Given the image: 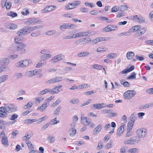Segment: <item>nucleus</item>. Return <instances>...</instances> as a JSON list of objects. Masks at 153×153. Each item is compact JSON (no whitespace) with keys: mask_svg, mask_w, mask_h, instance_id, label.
I'll use <instances>...</instances> for the list:
<instances>
[{"mask_svg":"<svg viewBox=\"0 0 153 153\" xmlns=\"http://www.w3.org/2000/svg\"><path fill=\"white\" fill-rule=\"evenodd\" d=\"M75 43L77 45L80 44L81 45L85 44L83 39H81L79 40H78Z\"/></svg>","mask_w":153,"mask_h":153,"instance_id":"obj_50","label":"nucleus"},{"mask_svg":"<svg viewBox=\"0 0 153 153\" xmlns=\"http://www.w3.org/2000/svg\"><path fill=\"white\" fill-rule=\"evenodd\" d=\"M51 54L47 53L42 56H41V58L42 60H45L51 58Z\"/></svg>","mask_w":153,"mask_h":153,"instance_id":"obj_23","label":"nucleus"},{"mask_svg":"<svg viewBox=\"0 0 153 153\" xmlns=\"http://www.w3.org/2000/svg\"><path fill=\"white\" fill-rule=\"evenodd\" d=\"M61 107L59 106L56 109H55L53 112V115H54L55 116H57L59 115V112H60L61 109Z\"/></svg>","mask_w":153,"mask_h":153,"instance_id":"obj_31","label":"nucleus"},{"mask_svg":"<svg viewBox=\"0 0 153 153\" xmlns=\"http://www.w3.org/2000/svg\"><path fill=\"white\" fill-rule=\"evenodd\" d=\"M121 83L126 87H128L130 86L129 83L124 80H122L120 81Z\"/></svg>","mask_w":153,"mask_h":153,"instance_id":"obj_36","label":"nucleus"},{"mask_svg":"<svg viewBox=\"0 0 153 153\" xmlns=\"http://www.w3.org/2000/svg\"><path fill=\"white\" fill-rule=\"evenodd\" d=\"M0 62L1 65H2L6 66L8 65L10 63L9 60L7 58H3L1 60Z\"/></svg>","mask_w":153,"mask_h":153,"instance_id":"obj_14","label":"nucleus"},{"mask_svg":"<svg viewBox=\"0 0 153 153\" xmlns=\"http://www.w3.org/2000/svg\"><path fill=\"white\" fill-rule=\"evenodd\" d=\"M117 54L116 53H111L108 54L107 56V57L110 59H114L117 56Z\"/></svg>","mask_w":153,"mask_h":153,"instance_id":"obj_40","label":"nucleus"},{"mask_svg":"<svg viewBox=\"0 0 153 153\" xmlns=\"http://www.w3.org/2000/svg\"><path fill=\"white\" fill-rule=\"evenodd\" d=\"M55 82H58L61 81L62 79L61 77H56L54 78Z\"/></svg>","mask_w":153,"mask_h":153,"instance_id":"obj_60","label":"nucleus"},{"mask_svg":"<svg viewBox=\"0 0 153 153\" xmlns=\"http://www.w3.org/2000/svg\"><path fill=\"white\" fill-rule=\"evenodd\" d=\"M36 74H35L34 71H28L25 74V76L28 77H30L34 76Z\"/></svg>","mask_w":153,"mask_h":153,"instance_id":"obj_25","label":"nucleus"},{"mask_svg":"<svg viewBox=\"0 0 153 153\" xmlns=\"http://www.w3.org/2000/svg\"><path fill=\"white\" fill-rule=\"evenodd\" d=\"M37 121L36 119H29L25 120V122L27 123H31L35 122Z\"/></svg>","mask_w":153,"mask_h":153,"instance_id":"obj_48","label":"nucleus"},{"mask_svg":"<svg viewBox=\"0 0 153 153\" xmlns=\"http://www.w3.org/2000/svg\"><path fill=\"white\" fill-rule=\"evenodd\" d=\"M32 135L33 134L32 133H26L25 135L23 137L22 140L25 141L28 140L31 138Z\"/></svg>","mask_w":153,"mask_h":153,"instance_id":"obj_18","label":"nucleus"},{"mask_svg":"<svg viewBox=\"0 0 153 153\" xmlns=\"http://www.w3.org/2000/svg\"><path fill=\"white\" fill-rule=\"evenodd\" d=\"M75 27V25L71 23H64L60 26V29L61 31H64L66 29H74Z\"/></svg>","mask_w":153,"mask_h":153,"instance_id":"obj_5","label":"nucleus"},{"mask_svg":"<svg viewBox=\"0 0 153 153\" xmlns=\"http://www.w3.org/2000/svg\"><path fill=\"white\" fill-rule=\"evenodd\" d=\"M18 117V115L16 114H13L10 117V119L11 120H14L12 122V123H11V124H12L13 123H14L16 121H15V120Z\"/></svg>","mask_w":153,"mask_h":153,"instance_id":"obj_38","label":"nucleus"},{"mask_svg":"<svg viewBox=\"0 0 153 153\" xmlns=\"http://www.w3.org/2000/svg\"><path fill=\"white\" fill-rule=\"evenodd\" d=\"M119 10V7L117 6H114L111 10V12H115L118 11Z\"/></svg>","mask_w":153,"mask_h":153,"instance_id":"obj_47","label":"nucleus"},{"mask_svg":"<svg viewBox=\"0 0 153 153\" xmlns=\"http://www.w3.org/2000/svg\"><path fill=\"white\" fill-rule=\"evenodd\" d=\"M6 27L8 29L14 30L17 27V26L14 24L7 23L6 25Z\"/></svg>","mask_w":153,"mask_h":153,"instance_id":"obj_10","label":"nucleus"},{"mask_svg":"<svg viewBox=\"0 0 153 153\" xmlns=\"http://www.w3.org/2000/svg\"><path fill=\"white\" fill-rule=\"evenodd\" d=\"M136 94V92L134 90H128L124 94V97L128 100L131 98Z\"/></svg>","mask_w":153,"mask_h":153,"instance_id":"obj_4","label":"nucleus"},{"mask_svg":"<svg viewBox=\"0 0 153 153\" xmlns=\"http://www.w3.org/2000/svg\"><path fill=\"white\" fill-rule=\"evenodd\" d=\"M79 101L78 99H72L71 100L70 102L72 104H78L79 102Z\"/></svg>","mask_w":153,"mask_h":153,"instance_id":"obj_54","label":"nucleus"},{"mask_svg":"<svg viewBox=\"0 0 153 153\" xmlns=\"http://www.w3.org/2000/svg\"><path fill=\"white\" fill-rule=\"evenodd\" d=\"M130 118L131 121H132V122L134 123V122L137 118L136 113L135 112L133 113L130 116Z\"/></svg>","mask_w":153,"mask_h":153,"instance_id":"obj_21","label":"nucleus"},{"mask_svg":"<svg viewBox=\"0 0 153 153\" xmlns=\"http://www.w3.org/2000/svg\"><path fill=\"white\" fill-rule=\"evenodd\" d=\"M62 87V85H59L52 89H50V94H54L59 93L60 91H62V89L61 88Z\"/></svg>","mask_w":153,"mask_h":153,"instance_id":"obj_8","label":"nucleus"},{"mask_svg":"<svg viewBox=\"0 0 153 153\" xmlns=\"http://www.w3.org/2000/svg\"><path fill=\"white\" fill-rule=\"evenodd\" d=\"M7 15L10 16L14 18L17 16V14L16 13L12 11L9 12L7 13Z\"/></svg>","mask_w":153,"mask_h":153,"instance_id":"obj_34","label":"nucleus"},{"mask_svg":"<svg viewBox=\"0 0 153 153\" xmlns=\"http://www.w3.org/2000/svg\"><path fill=\"white\" fill-rule=\"evenodd\" d=\"M108 50V48L105 47H100L97 48V50L98 52H100L101 51H107Z\"/></svg>","mask_w":153,"mask_h":153,"instance_id":"obj_39","label":"nucleus"},{"mask_svg":"<svg viewBox=\"0 0 153 153\" xmlns=\"http://www.w3.org/2000/svg\"><path fill=\"white\" fill-rule=\"evenodd\" d=\"M70 135L72 137L74 136L76 134V130L75 128H72L69 130Z\"/></svg>","mask_w":153,"mask_h":153,"instance_id":"obj_26","label":"nucleus"},{"mask_svg":"<svg viewBox=\"0 0 153 153\" xmlns=\"http://www.w3.org/2000/svg\"><path fill=\"white\" fill-rule=\"evenodd\" d=\"M134 53L131 51H128L126 54V56L128 59H131L134 56Z\"/></svg>","mask_w":153,"mask_h":153,"instance_id":"obj_22","label":"nucleus"},{"mask_svg":"<svg viewBox=\"0 0 153 153\" xmlns=\"http://www.w3.org/2000/svg\"><path fill=\"white\" fill-rule=\"evenodd\" d=\"M140 28V26L136 25L132 27L131 29L129 30V31L130 32H134L137 31L139 30Z\"/></svg>","mask_w":153,"mask_h":153,"instance_id":"obj_28","label":"nucleus"},{"mask_svg":"<svg viewBox=\"0 0 153 153\" xmlns=\"http://www.w3.org/2000/svg\"><path fill=\"white\" fill-rule=\"evenodd\" d=\"M146 30V28H142L140 29H139L135 33L136 36H139L142 35L145 33Z\"/></svg>","mask_w":153,"mask_h":153,"instance_id":"obj_11","label":"nucleus"},{"mask_svg":"<svg viewBox=\"0 0 153 153\" xmlns=\"http://www.w3.org/2000/svg\"><path fill=\"white\" fill-rule=\"evenodd\" d=\"M49 92L50 93V88L46 89L43 90L42 91L40 92L39 94V95L40 96L48 92Z\"/></svg>","mask_w":153,"mask_h":153,"instance_id":"obj_33","label":"nucleus"},{"mask_svg":"<svg viewBox=\"0 0 153 153\" xmlns=\"http://www.w3.org/2000/svg\"><path fill=\"white\" fill-rule=\"evenodd\" d=\"M99 19L100 20L105 21L108 23L111 22L112 21V20L109 19L108 18L106 17H100Z\"/></svg>","mask_w":153,"mask_h":153,"instance_id":"obj_24","label":"nucleus"},{"mask_svg":"<svg viewBox=\"0 0 153 153\" xmlns=\"http://www.w3.org/2000/svg\"><path fill=\"white\" fill-rule=\"evenodd\" d=\"M48 105V104L47 103L45 102L41 106H39L37 110H40L42 111H44Z\"/></svg>","mask_w":153,"mask_h":153,"instance_id":"obj_16","label":"nucleus"},{"mask_svg":"<svg viewBox=\"0 0 153 153\" xmlns=\"http://www.w3.org/2000/svg\"><path fill=\"white\" fill-rule=\"evenodd\" d=\"M137 132L138 137L140 138H144L147 134V131L144 128L138 129Z\"/></svg>","mask_w":153,"mask_h":153,"instance_id":"obj_6","label":"nucleus"},{"mask_svg":"<svg viewBox=\"0 0 153 153\" xmlns=\"http://www.w3.org/2000/svg\"><path fill=\"white\" fill-rule=\"evenodd\" d=\"M32 21L33 22L34 24L36 23H37L39 24H41L42 22V21L39 20H38L37 18H33L32 19Z\"/></svg>","mask_w":153,"mask_h":153,"instance_id":"obj_53","label":"nucleus"},{"mask_svg":"<svg viewBox=\"0 0 153 153\" xmlns=\"http://www.w3.org/2000/svg\"><path fill=\"white\" fill-rule=\"evenodd\" d=\"M8 75H4L1 76L0 77V81L3 82L5 81L8 78Z\"/></svg>","mask_w":153,"mask_h":153,"instance_id":"obj_27","label":"nucleus"},{"mask_svg":"<svg viewBox=\"0 0 153 153\" xmlns=\"http://www.w3.org/2000/svg\"><path fill=\"white\" fill-rule=\"evenodd\" d=\"M103 144L102 141L100 140L99 142L97 148V149L100 150L103 147L104 145Z\"/></svg>","mask_w":153,"mask_h":153,"instance_id":"obj_41","label":"nucleus"},{"mask_svg":"<svg viewBox=\"0 0 153 153\" xmlns=\"http://www.w3.org/2000/svg\"><path fill=\"white\" fill-rule=\"evenodd\" d=\"M43 25H40L37 26H34L33 27H29L28 26H27V30H30L31 31H33L34 30H36L37 29H39L42 27H43Z\"/></svg>","mask_w":153,"mask_h":153,"instance_id":"obj_20","label":"nucleus"},{"mask_svg":"<svg viewBox=\"0 0 153 153\" xmlns=\"http://www.w3.org/2000/svg\"><path fill=\"white\" fill-rule=\"evenodd\" d=\"M146 92L148 94H153V88L148 89L146 90Z\"/></svg>","mask_w":153,"mask_h":153,"instance_id":"obj_64","label":"nucleus"},{"mask_svg":"<svg viewBox=\"0 0 153 153\" xmlns=\"http://www.w3.org/2000/svg\"><path fill=\"white\" fill-rule=\"evenodd\" d=\"M27 28V26L25 27L22 29L19 30L17 32V34L19 36L25 35L26 33L28 31Z\"/></svg>","mask_w":153,"mask_h":153,"instance_id":"obj_9","label":"nucleus"},{"mask_svg":"<svg viewBox=\"0 0 153 153\" xmlns=\"http://www.w3.org/2000/svg\"><path fill=\"white\" fill-rule=\"evenodd\" d=\"M26 143L28 146V147L30 149V150H32L33 149V147L30 141H26Z\"/></svg>","mask_w":153,"mask_h":153,"instance_id":"obj_42","label":"nucleus"},{"mask_svg":"<svg viewBox=\"0 0 153 153\" xmlns=\"http://www.w3.org/2000/svg\"><path fill=\"white\" fill-rule=\"evenodd\" d=\"M32 62L30 60H25L20 61L16 64V66L17 67L26 68Z\"/></svg>","mask_w":153,"mask_h":153,"instance_id":"obj_3","label":"nucleus"},{"mask_svg":"<svg viewBox=\"0 0 153 153\" xmlns=\"http://www.w3.org/2000/svg\"><path fill=\"white\" fill-rule=\"evenodd\" d=\"M19 132L18 130H13L11 133V134L13 137L15 138L16 135L18 134Z\"/></svg>","mask_w":153,"mask_h":153,"instance_id":"obj_55","label":"nucleus"},{"mask_svg":"<svg viewBox=\"0 0 153 153\" xmlns=\"http://www.w3.org/2000/svg\"><path fill=\"white\" fill-rule=\"evenodd\" d=\"M61 102V100H57L55 102H54L52 105V106L54 107L57 105Z\"/></svg>","mask_w":153,"mask_h":153,"instance_id":"obj_59","label":"nucleus"},{"mask_svg":"<svg viewBox=\"0 0 153 153\" xmlns=\"http://www.w3.org/2000/svg\"><path fill=\"white\" fill-rule=\"evenodd\" d=\"M8 69L9 68L8 66L5 65H2L0 67V73L3 71H7Z\"/></svg>","mask_w":153,"mask_h":153,"instance_id":"obj_35","label":"nucleus"},{"mask_svg":"<svg viewBox=\"0 0 153 153\" xmlns=\"http://www.w3.org/2000/svg\"><path fill=\"white\" fill-rule=\"evenodd\" d=\"M35 100L36 101V103L38 102V103H39L43 101V100H44V98L42 97H40L36 98Z\"/></svg>","mask_w":153,"mask_h":153,"instance_id":"obj_49","label":"nucleus"},{"mask_svg":"<svg viewBox=\"0 0 153 153\" xmlns=\"http://www.w3.org/2000/svg\"><path fill=\"white\" fill-rule=\"evenodd\" d=\"M134 123L132 122V121L131 120L128 123V129H129V131L131 130Z\"/></svg>","mask_w":153,"mask_h":153,"instance_id":"obj_46","label":"nucleus"},{"mask_svg":"<svg viewBox=\"0 0 153 153\" xmlns=\"http://www.w3.org/2000/svg\"><path fill=\"white\" fill-rule=\"evenodd\" d=\"M33 105L32 102H29L26 105L24 106V108L25 109H27L31 108Z\"/></svg>","mask_w":153,"mask_h":153,"instance_id":"obj_51","label":"nucleus"},{"mask_svg":"<svg viewBox=\"0 0 153 153\" xmlns=\"http://www.w3.org/2000/svg\"><path fill=\"white\" fill-rule=\"evenodd\" d=\"M112 26H111V25H107L105 28L103 29L102 30L103 31L108 32L112 30H115V29H113L111 28Z\"/></svg>","mask_w":153,"mask_h":153,"instance_id":"obj_19","label":"nucleus"},{"mask_svg":"<svg viewBox=\"0 0 153 153\" xmlns=\"http://www.w3.org/2000/svg\"><path fill=\"white\" fill-rule=\"evenodd\" d=\"M138 150L136 148H132L129 149V152L131 153H136V152H138L137 151Z\"/></svg>","mask_w":153,"mask_h":153,"instance_id":"obj_63","label":"nucleus"},{"mask_svg":"<svg viewBox=\"0 0 153 153\" xmlns=\"http://www.w3.org/2000/svg\"><path fill=\"white\" fill-rule=\"evenodd\" d=\"M136 74L134 72L132 73L131 75L130 76L127 78L128 79H133L136 78Z\"/></svg>","mask_w":153,"mask_h":153,"instance_id":"obj_45","label":"nucleus"},{"mask_svg":"<svg viewBox=\"0 0 153 153\" xmlns=\"http://www.w3.org/2000/svg\"><path fill=\"white\" fill-rule=\"evenodd\" d=\"M102 127V126L101 124H99L97 126L94 130L93 133L94 134H97L100 131Z\"/></svg>","mask_w":153,"mask_h":153,"instance_id":"obj_17","label":"nucleus"},{"mask_svg":"<svg viewBox=\"0 0 153 153\" xmlns=\"http://www.w3.org/2000/svg\"><path fill=\"white\" fill-rule=\"evenodd\" d=\"M56 31L55 30H53L52 31H49L47 32L46 34L48 35H51L55 33Z\"/></svg>","mask_w":153,"mask_h":153,"instance_id":"obj_58","label":"nucleus"},{"mask_svg":"<svg viewBox=\"0 0 153 153\" xmlns=\"http://www.w3.org/2000/svg\"><path fill=\"white\" fill-rule=\"evenodd\" d=\"M40 34V31L38 30L32 33L31 34V35L33 37H36L39 36Z\"/></svg>","mask_w":153,"mask_h":153,"instance_id":"obj_32","label":"nucleus"},{"mask_svg":"<svg viewBox=\"0 0 153 153\" xmlns=\"http://www.w3.org/2000/svg\"><path fill=\"white\" fill-rule=\"evenodd\" d=\"M85 44L88 43L91 41V38L89 37L83 39Z\"/></svg>","mask_w":153,"mask_h":153,"instance_id":"obj_61","label":"nucleus"},{"mask_svg":"<svg viewBox=\"0 0 153 153\" xmlns=\"http://www.w3.org/2000/svg\"><path fill=\"white\" fill-rule=\"evenodd\" d=\"M82 36H89L91 34V32L90 31L81 32Z\"/></svg>","mask_w":153,"mask_h":153,"instance_id":"obj_44","label":"nucleus"},{"mask_svg":"<svg viewBox=\"0 0 153 153\" xmlns=\"http://www.w3.org/2000/svg\"><path fill=\"white\" fill-rule=\"evenodd\" d=\"M1 143L4 146H8L9 143L7 137L1 138Z\"/></svg>","mask_w":153,"mask_h":153,"instance_id":"obj_29","label":"nucleus"},{"mask_svg":"<svg viewBox=\"0 0 153 153\" xmlns=\"http://www.w3.org/2000/svg\"><path fill=\"white\" fill-rule=\"evenodd\" d=\"M64 56L62 54H59L54 56L50 62L52 63L60 61L64 58Z\"/></svg>","mask_w":153,"mask_h":153,"instance_id":"obj_7","label":"nucleus"},{"mask_svg":"<svg viewBox=\"0 0 153 153\" xmlns=\"http://www.w3.org/2000/svg\"><path fill=\"white\" fill-rule=\"evenodd\" d=\"M18 37L16 36L15 38V44L13 45L14 50L16 52L20 51V54H22L26 52L25 48L27 46L26 44L20 42Z\"/></svg>","mask_w":153,"mask_h":153,"instance_id":"obj_2","label":"nucleus"},{"mask_svg":"<svg viewBox=\"0 0 153 153\" xmlns=\"http://www.w3.org/2000/svg\"><path fill=\"white\" fill-rule=\"evenodd\" d=\"M125 125H123L120 126L117 131V135L119 137L124 132Z\"/></svg>","mask_w":153,"mask_h":153,"instance_id":"obj_15","label":"nucleus"},{"mask_svg":"<svg viewBox=\"0 0 153 153\" xmlns=\"http://www.w3.org/2000/svg\"><path fill=\"white\" fill-rule=\"evenodd\" d=\"M54 7L56 8V6H53L52 5L47 6L43 9V10L44 11V12L45 13L48 12H51L54 10Z\"/></svg>","mask_w":153,"mask_h":153,"instance_id":"obj_13","label":"nucleus"},{"mask_svg":"<svg viewBox=\"0 0 153 153\" xmlns=\"http://www.w3.org/2000/svg\"><path fill=\"white\" fill-rule=\"evenodd\" d=\"M74 34L75 35L74 37V38H76L77 37H82L81 32H79Z\"/></svg>","mask_w":153,"mask_h":153,"instance_id":"obj_62","label":"nucleus"},{"mask_svg":"<svg viewBox=\"0 0 153 153\" xmlns=\"http://www.w3.org/2000/svg\"><path fill=\"white\" fill-rule=\"evenodd\" d=\"M47 84H51L55 83V78H53L51 79L46 82Z\"/></svg>","mask_w":153,"mask_h":153,"instance_id":"obj_52","label":"nucleus"},{"mask_svg":"<svg viewBox=\"0 0 153 153\" xmlns=\"http://www.w3.org/2000/svg\"><path fill=\"white\" fill-rule=\"evenodd\" d=\"M130 144H135L138 143L140 140L138 138L134 137L130 139Z\"/></svg>","mask_w":153,"mask_h":153,"instance_id":"obj_12","label":"nucleus"},{"mask_svg":"<svg viewBox=\"0 0 153 153\" xmlns=\"http://www.w3.org/2000/svg\"><path fill=\"white\" fill-rule=\"evenodd\" d=\"M16 107L14 105L7 104L4 107H0V117H6L7 115V112H14L16 110Z\"/></svg>","mask_w":153,"mask_h":153,"instance_id":"obj_1","label":"nucleus"},{"mask_svg":"<svg viewBox=\"0 0 153 153\" xmlns=\"http://www.w3.org/2000/svg\"><path fill=\"white\" fill-rule=\"evenodd\" d=\"M47 140H48L51 143H53L55 141L54 137H51L50 136H48Z\"/></svg>","mask_w":153,"mask_h":153,"instance_id":"obj_56","label":"nucleus"},{"mask_svg":"<svg viewBox=\"0 0 153 153\" xmlns=\"http://www.w3.org/2000/svg\"><path fill=\"white\" fill-rule=\"evenodd\" d=\"M89 54V52H83L79 53L77 56L79 57H84L88 56Z\"/></svg>","mask_w":153,"mask_h":153,"instance_id":"obj_37","label":"nucleus"},{"mask_svg":"<svg viewBox=\"0 0 153 153\" xmlns=\"http://www.w3.org/2000/svg\"><path fill=\"white\" fill-rule=\"evenodd\" d=\"M129 33H130V32L129 31L127 32H124L122 33L119 34H118V36L120 37H121L123 35L128 36L129 35Z\"/></svg>","mask_w":153,"mask_h":153,"instance_id":"obj_57","label":"nucleus"},{"mask_svg":"<svg viewBox=\"0 0 153 153\" xmlns=\"http://www.w3.org/2000/svg\"><path fill=\"white\" fill-rule=\"evenodd\" d=\"M57 118L55 117L54 119L51 120L50 121V123L52 125L56 124L59 123V120H56Z\"/></svg>","mask_w":153,"mask_h":153,"instance_id":"obj_43","label":"nucleus"},{"mask_svg":"<svg viewBox=\"0 0 153 153\" xmlns=\"http://www.w3.org/2000/svg\"><path fill=\"white\" fill-rule=\"evenodd\" d=\"M101 105H101V104H96L93 105L91 106V108L94 109H100L102 108Z\"/></svg>","mask_w":153,"mask_h":153,"instance_id":"obj_30","label":"nucleus"}]
</instances>
